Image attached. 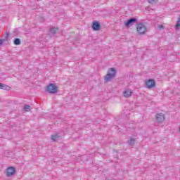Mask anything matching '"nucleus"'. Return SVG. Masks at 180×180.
Listing matches in <instances>:
<instances>
[{"instance_id": "f257e3e1", "label": "nucleus", "mask_w": 180, "mask_h": 180, "mask_svg": "<svg viewBox=\"0 0 180 180\" xmlns=\"http://www.w3.org/2000/svg\"><path fill=\"white\" fill-rule=\"evenodd\" d=\"M117 70L115 68H110L108 69L107 75L104 77L105 82H110L115 77H116Z\"/></svg>"}, {"instance_id": "f03ea898", "label": "nucleus", "mask_w": 180, "mask_h": 180, "mask_svg": "<svg viewBox=\"0 0 180 180\" xmlns=\"http://www.w3.org/2000/svg\"><path fill=\"white\" fill-rule=\"evenodd\" d=\"M147 26L144 25V23H138L136 26V32L139 34H146L147 33Z\"/></svg>"}, {"instance_id": "7ed1b4c3", "label": "nucleus", "mask_w": 180, "mask_h": 180, "mask_svg": "<svg viewBox=\"0 0 180 180\" xmlns=\"http://www.w3.org/2000/svg\"><path fill=\"white\" fill-rule=\"evenodd\" d=\"M46 91H48L49 94H57L58 92V87H57L56 84L51 83L47 86Z\"/></svg>"}, {"instance_id": "20e7f679", "label": "nucleus", "mask_w": 180, "mask_h": 180, "mask_svg": "<svg viewBox=\"0 0 180 180\" xmlns=\"http://www.w3.org/2000/svg\"><path fill=\"white\" fill-rule=\"evenodd\" d=\"M146 86L148 89H152L155 86V81L154 79H148L146 81Z\"/></svg>"}, {"instance_id": "39448f33", "label": "nucleus", "mask_w": 180, "mask_h": 180, "mask_svg": "<svg viewBox=\"0 0 180 180\" xmlns=\"http://www.w3.org/2000/svg\"><path fill=\"white\" fill-rule=\"evenodd\" d=\"M156 120L158 123H162L165 120V115L162 112L156 114Z\"/></svg>"}, {"instance_id": "423d86ee", "label": "nucleus", "mask_w": 180, "mask_h": 180, "mask_svg": "<svg viewBox=\"0 0 180 180\" xmlns=\"http://www.w3.org/2000/svg\"><path fill=\"white\" fill-rule=\"evenodd\" d=\"M133 92L131 91V89H127L123 91V96L124 98H130L131 96V94Z\"/></svg>"}, {"instance_id": "0eeeda50", "label": "nucleus", "mask_w": 180, "mask_h": 180, "mask_svg": "<svg viewBox=\"0 0 180 180\" xmlns=\"http://www.w3.org/2000/svg\"><path fill=\"white\" fill-rule=\"evenodd\" d=\"M136 21H137V19L131 18V19L128 20L127 21L124 22V25L127 27L133 26V23L136 22Z\"/></svg>"}, {"instance_id": "6e6552de", "label": "nucleus", "mask_w": 180, "mask_h": 180, "mask_svg": "<svg viewBox=\"0 0 180 180\" xmlns=\"http://www.w3.org/2000/svg\"><path fill=\"white\" fill-rule=\"evenodd\" d=\"M15 167H11L7 169V176H12L15 174Z\"/></svg>"}, {"instance_id": "1a4fd4ad", "label": "nucleus", "mask_w": 180, "mask_h": 180, "mask_svg": "<svg viewBox=\"0 0 180 180\" xmlns=\"http://www.w3.org/2000/svg\"><path fill=\"white\" fill-rule=\"evenodd\" d=\"M92 29L94 30H99V29H101V24H99V22H98V21H94L93 25H92Z\"/></svg>"}, {"instance_id": "9d476101", "label": "nucleus", "mask_w": 180, "mask_h": 180, "mask_svg": "<svg viewBox=\"0 0 180 180\" xmlns=\"http://www.w3.org/2000/svg\"><path fill=\"white\" fill-rule=\"evenodd\" d=\"M0 89H4V91L11 90V86L6 85L3 83H0Z\"/></svg>"}, {"instance_id": "9b49d317", "label": "nucleus", "mask_w": 180, "mask_h": 180, "mask_svg": "<svg viewBox=\"0 0 180 180\" xmlns=\"http://www.w3.org/2000/svg\"><path fill=\"white\" fill-rule=\"evenodd\" d=\"M60 139H61V136H60L57 134L51 136L52 141H57L58 140H60Z\"/></svg>"}, {"instance_id": "f8f14e48", "label": "nucleus", "mask_w": 180, "mask_h": 180, "mask_svg": "<svg viewBox=\"0 0 180 180\" xmlns=\"http://www.w3.org/2000/svg\"><path fill=\"white\" fill-rule=\"evenodd\" d=\"M136 143V139L130 138L128 141V144L129 146H134V143Z\"/></svg>"}, {"instance_id": "ddd939ff", "label": "nucleus", "mask_w": 180, "mask_h": 180, "mask_svg": "<svg viewBox=\"0 0 180 180\" xmlns=\"http://www.w3.org/2000/svg\"><path fill=\"white\" fill-rule=\"evenodd\" d=\"M23 109L25 110V112H30V105H25Z\"/></svg>"}, {"instance_id": "4468645a", "label": "nucleus", "mask_w": 180, "mask_h": 180, "mask_svg": "<svg viewBox=\"0 0 180 180\" xmlns=\"http://www.w3.org/2000/svg\"><path fill=\"white\" fill-rule=\"evenodd\" d=\"M20 39H18V38H16L15 40H14V44L15 46H19L20 44Z\"/></svg>"}, {"instance_id": "2eb2a0df", "label": "nucleus", "mask_w": 180, "mask_h": 180, "mask_svg": "<svg viewBox=\"0 0 180 180\" xmlns=\"http://www.w3.org/2000/svg\"><path fill=\"white\" fill-rule=\"evenodd\" d=\"M175 28L176 29V30L180 29V18H179V19L177 20Z\"/></svg>"}, {"instance_id": "dca6fc26", "label": "nucleus", "mask_w": 180, "mask_h": 180, "mask_svg": "<svg viewBox=\"0 0 180 180\" xmlns=\"http://www.w3.org/2000/svg\"><path fill=\"white\" fill-rule=\"evenodd\" d=\"M56 32H58V28L53 27L51 29V33H53V34H54Z\"/></svg>"}, {"instance_id": "f3484780", "label": "nucleus", "mask_w": 180, "mask_h": 180, "mask_svg": "<svg viewBox=\"0 0 180 180\" xmlns=\"http://www.w3.org/2000/svg\"><path fill=\"white\" fill-rule=\"evenodd\" d=\"M148 2L152 5H154V4H157V2H158V0H148Z\"/></svg>"}, {"instance_id": "a211bd4d", "label": "nucleus", "mask_w": 180, "mask_h": 180, "mask_svg": "<svg viewBox=\"0 0 180 180\" xmlns=\"http://www.w3.org/2000/svg\"><path fill=\"white\" fill-rule=\"evenodd\" d=\"M158 29H160V30L164 29V25H158Z\"/></svg>"}, {"instance_id": "6ab92c4d", "label": "nucleus", "mask_w": 180, "mask_h": 180, "mask_svg": "<svg viewBox=\"0 0 180 180\" xmlns=\"http://www.w3.org/2000/svg\"><path fill=\"white\" fill-rule=\"evenodd\" d=\"M2 43H4V39H0V46H2Z\"/></svg>"}, {"instance_id": "aec40b11", "label": "nucleus", "mask_w": 180, "mask_h": 180, "mask_svg": "<svg viewBox=\"0 0 180 180\" xmlns=\"http://www.w3.org/2000/svg\"><path fill=\"white\" fill-rule=\"evenodd\" d=\"M124 114L126 115V116H127L129 115V113H127V112H124Z\"/></svg>"}]
</instances>
